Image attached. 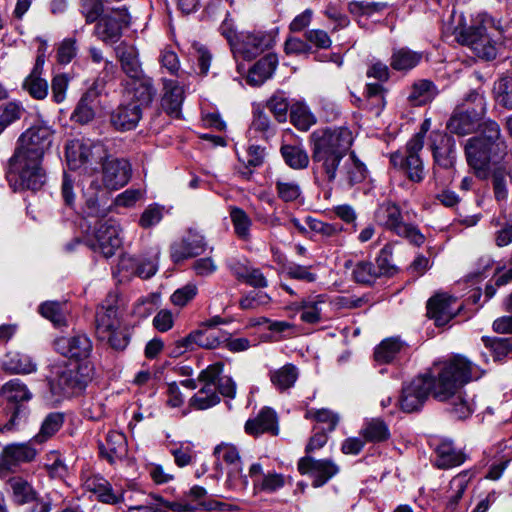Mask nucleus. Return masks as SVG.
Instances as JSON below:
<instances>
[{
    "label": "nucleus",
    "mask_w": 512,
    "mask_h": 512,
    "mask_svg": "<svg viewBox=\"0 0 512 512\" xmlns=\"http://www.w3.org/2000/svg\"><path fill=\"white\" fill-rule=\"evenodd\" d=\"M309 138L314 169L327 183H334L339 176L343 185L352 187L366 178L365 165L350 152L353 135L348 128L316 129Z\"/></svg>",
    "instance_id": "obj_1"
},
{
    "label": "nucleus",
    "mask_w": 512,
    "mask_h": 512,
    "mask_svg": "<svg viewBox=\"0 0 512 512\" xmlns=\"http://www.w3.org/2000/svg\"><path fill=\"white\" fill-rule=\"evenodd\" d=\"M51 142L52 132L45 126H33L20 135L6 170V179L14 191H38L45 185L42 161Z\"/></svg>",
    "instance_id": "obj_2"
},
{
    "label": "nucleus",
    "mask_w": 512,
    "mask_h": 512,
    "mask_svg": "<svg viewBox=\"0 0 512 512\" xmlns=\"http://www.w3.org/2000/svg\"><path fill=\"white\" fill-rule=\"evenodd\" d=\"M477 365L462 355H454L438 368V383L434 398L449 401L450 411L457 419H466L474 411L473 401L459 389L472 380L481 377Z\"/></svg>",
    "instance_id": "obj_3"
},
{
    "label": "nucleus",
    "mask_w": 512,
    "mask_h": 512,
    "mask_svg": "<svg viewBox=\"0 0 512 512\" xmlns=\"http://www.w3.org/2000/svg\"><path fill=\"white\" fill-rule=\"evenodd\" d=\"M502 36L499 23L487 14L479 15L474 24L460 34L462 44L470 47L474 53L485 60L495 59L497 45Z\"/></svg>",
    "instance_id": "obj_4"
},
{
    "label": "nucleus",
    "mask_w": 512,
    "mask_h": 512,
    "mask_svg": "<svg viewBox=\"0 0 512 512\" xmlns=\"http://www.w3.org/2000/svg\"><path fill=\"white\" fill-rule=\"evenodd\" d=\"M494 146L492 147L478 138H469L465 142L464 154L467 165L475 177L480 180H487L491 168L512 154L509 151H502L498 145Z\"/></svg>",
    "instance_id": "obj_5"
},
{
    "label": "nucleus",
    "mask_w": 512,
    "mask_h": 512,
    "mask_svg": "<svg viewBox=\"0 0 512 512\" xmlns=\"http://www.w3.org/2000/svg\"><path fill=\"white\" fill-rule=\"evenodd\" d=\"M92 379V368L88 364L73 367H57L49 380L50 391L57 397H72L80 394Z\"/></svg>",
    "instance_id": "obj_6"
},
{
    "label": "nucleus",
    "mask_w": 512,
    "mask_h": 512,
    "mask_svg": "<svg viewBox=\"0 0 512 512\" xmlns=\"http://www.w3.org/2000/svg\"><path fill=\"white\" fill-rule=\"evenodd\" d=\"M377 222L387 230L407 239L415 246H421L425 236L413 224L403 222L400 207L393 202L382 203L375 213Z\"/></svg>",
    "instance_id": "obj_7"
},
{
    "label": "nucleus",
    "mask_w": 512,
    "mask_h": 512,
    "mask_svg": "<svg viewBox=\"0 0 512 512\" xmlns=\"http://www.w3.org/2000/svg\"><path fill=\"white\" fill-rule=\"evenodd\" d=\"M437 383L438 372L418 376L403 385L398 401L401 410L407 413L418 411L430 394L434 397Z\"/></svg>",
    "instance_id": "obj_8"
},
{
    "label": "nucleus",
    "mask_w": 512,
    "mask_h": 512,
    "mask_svg": "<svg viewBox=\"0 0 512 512\" xmlns=\"http://www.w3.org/2000/svg\"><path fill=\"white\" fill-rule=\"evenodd\" d=\"M423 146L424 132H418L408 141L405 153L398 151L390 156L391 164L402 169L410 181L417 183L424 179V165L419 156Z\"/></svg>",
    "instance_id": "obj_9"
},
{
    "label": "nucleus",
    "mask_w": 512,
    "mask_h": 512,
    "mask_svg": "<svg viewBox=\"0 0 512 512\" xmlns=\"http://www.w3.org/2000/svg\"><path fill=\"white\" fill-rule=\"evenodd\" d=\"M130 20L125 6L107 9L96 22L93 34L106 45L115 44L121 39L123 30L130 25Z\"/></svg>",
    "instance_id": "obj_10"
},
{
    "label": "nucleus",
    "mask_w": 512,
    "mask_h": 512,
    "mask_svg": "<svg viewBox=\"0 0 512 512\" xmlns=\"http://www.w3.org/2000/svg\"><path fill=\"white\" fill-rule=\"evenodd\" d=\"M120 228L113 219H99L95 223L93 239L88 241L89 247L100 252L105 258L112 257L121 247Z\"/></svg>",
    "instance_id": "obj_11"
},
{
    "label": "nucleus",
    "mask_w": 512,
    "mask_h": 512,
    "mask_svg": "<svg viewBox=\"0 0 512 512\" xmlns=\"http://www.w3.org/2000/svg\"><path fill=\"white\" fill-rule=\"evenodd\" d=\"M297 469L300 474L313 478L312 486L314 488L324 486L340 471L339 466L332 459H315L309 455L299 459Z\"/></svg>",
    "instance_id": "obj_12"
},
{
    "label": "nucleus",
    "mask_w": 512,
    "mask_h": 512,
    "mask_svg": "<svg viewBox=\"0 0 512 512\" xmlns=\"http://www.w3.org/2000/svg\"><path fill=\"white\" fill-rule=\"evenodd\" d=\"M54 349L62 356L81 361L89 358L93 350V344L87 334L76 332L72 335L55 339Z\"/></svg>",
    "instance_id": "obj_13"
},
{
    "label": "nucleus",
    "mask_w": 512,
    "mask_h": 512,
    "mask_svg": "<svg viewBox=\"0 0 512 512\" xmlns=\"http://www.w3.org/2000/svg\"><path fill=\"white\" fill-rule=\"evenodd\" d=\"M457 298L447 293H437L427 302V316L436 326H445L458 315L462 306L455 307Z\"/></svg>",
    "instance_id": "obj_14"
},
{
    "label": "nucleus",
    "mask_w": 512,
    "mask_h": 512,
    "mask_svg": "<svg viewBox=\"0 0 512 512\" xmlns=\"http://www.w3.org/2000/svg\"><path fill=\"white\" fill-rule=\"evenodd\" d=\"M131 178V165L126 159L108 156L102 163V184L108 190H118Z\"/></svg>",
    "instance_id": "obj_15"
},
{
    "label": "nucleus",
    "mask_w": 512,
    "mask_h": 512,
    "mask_svg": "<svg viewBox=\"0 0 512 512\" xmlns=\"http://www.w3.org/2000/svg\"><path fill=\"white\" fill-rule=\"evenodd\" d=\"M206 247L207 243L204 237L197 232L189 230L184 237L171 244L170 257L172 261L177 264L188 258L203 254Z\"/></svg>",
    "instance_id": "obj_16"
},
{
    "label": "nucleus",
    "mask_w": 512,
    "mask_h": 512,
    "mask_svg": "<svg viewBox=\"0 0 512 512\" xmlns=\"http://www.w3.org/2000/svg\"><path fill=\"white\" fill-rule=\"evenodd\" d=\"M116 302V296L110 294L96 310L95 333L98 339L108 338L111 331L122 324L115 306Z\"/></svg>",
    "instance_id": "obj_17"
},
{
    "label": "nucleus",
    "mask_w": 512,
    "mask_h": 512,
    "mask_svg": "<svg viewBox=\"0 0 512 512\" xmlns=\"http://www.w3.org/2000/svg\"><path fill=\"white\" fill-rule=\"evenodd\" d=\"M105 83L103 80L96 79L91 87L81 96L77 103L71 119L80 124H87L95 117V107L97 99L103 91Z\"/></svg>",
    "instance_id": "obj_18"
},
{
    "label": "nucleus",
    "mask_w": 512,
    "mask_h": 512,
    "mask_svg": "<svg viewBox=\"0 0 512 512\" xmlns=\"http://www.w3.org/2000/svg\"><path fill=\"white\" fill-rule=\"evenodd\" d=\"M272 45L273 39L269 34L264 32L242 33L233 50L244 59L252 60Z\"/></svg>",
    "instance_id": "obj_19"
},
{
    "label": "nucleus",
    "mask_w": 512,
    "mask_h": 512,
    "mask_svg": "<svg viewBox=\"0 0 512 512\" xmlns=\"http://www.w3.org/2000/svg\"><path fill=\"white\" fill-rule=\"evenodd\" d=\"M434 162L444 169L452 168L456 161V143L452 136L441 132L431 134Z\"/></svg>",
    "instance_id": "obj_20"
},
{
    "label": "nucleus",
    "mask_w": 512,
    "mask_h": 512,
    "mask_svg": "<svg viewBox=\"0 0 512 512\" xmlns=\"http://www.w3.org/2000/svg\"><path fill=\"white\" fill-rule=\"evenodd\" d=\"M244 430L248 435L254 437L265 433L272 436L278 435L279 425L277 413L270 407L261 408L255 417L249 418L246 421Z\"/></svg>",
    "instance_id": "obj_21"
},
{
    "label": "nucleus",
    "mask_w": 512,
    "mask_h": 512,
    "mask_svg": "<svg viewBox=\"0 0 512 512\" xmlns=\"http://www.w3.org/2000/svg\"><path fill=\"white\" fill-rule=\"evenodd\" d=\"M493 194L497 202H504L508 198V186L512 184V154L491 168Z\"/></svg>",
    "instance_id": "obj_22"
},
{
    "label": "nucleus",
    "mask_w": 512,
    "mask_h": 512,
    "mask_svg": "<svg viewBox=\"0 0 512 512\" xmlns=\"http://www.w3.org/2000/svg\"><path fill=\"white\" fill-rule=\"evenodd\" d=\"M125 89L129 102L139 105L141 108H147L156 95V89L153 86L152 79L146 75L127 80Z\"/></svg>",
    "instance_id": "obj_23"
},
{
    "label": "nucleus",
    "mask_w": 512,
    "mask_h": 512,
    "mask_svg": "<svg viewBox=\"0 0 512 512\" xmlns=\"http://www.w3.org/2000/svg\"><path fill=\"white\" fill-rule=\"evenodd\" d=\"M142 116L143 108L128 101L112 112L110 122L119 131H129L136 128Z\"/></svg>",
    "instance_id": "obj_24"
},
{
    "label": "nucleus",
    "mask_w": 512,
    "mask_h": 512,
    "mask_svg": "<svg viewBox=\"0 0 512 512\" xmlns=\"http://www.w3.org/2000/svg\"><path fill=\"white\" fill-rule=\"evenodd\" d=\"M84 488L93 493L99 502L117 505L124 501V491L114 492L108 480L100 475H92L84 481Z\"/></svg>",
    "instance_id": "obj_25"
},
{
    "label": "nucleus",
    "mask_w": 512,
    "mask_h": 512,
    "mask_svg": "<svg viewBox=\"0 0 512 512\" xmlns=\"http://www.w3.org/2000/svg\"><path fill=\"white\" fill-rule=\"evenodd\" d=\"M127 451L126 436L119 431H109L105 443H99L100 455L111 465L122 460L127 455Z\"/></svg>",
    "instance_id": "obj_26"
},
{
    "label": "nucleus",
    "mask_w": 512,
    "mask_h": 512,
    "mask_svg": "<svg viewBox=\"0 0 512 512\" xmlns=\"http://www.w3.org/2000/svg\"><path fill=\"white\" fill-rule=\"evenodd\" d=\"M482 117L483 116L475 115V113L470 112L469 107L457 106L447 122V129L450 133L465 136L475 130L478 121Z\"/></svg>",
    "instance_id": "obj_27"
},
{
    "label": "nucleus",
    "mask_w": 512,
    "mask_h": 512,
    "mask_svg": "<svg viewBox=\"0 0 512 512\" xmlns=\"http://www.w3.org/2000/svg\"><path fill=\"white\" fill-rule=\"evenodd\" d=\"M161 106L171 117L181 118V107L184 101V90L177 81L165 79L163 82Z\"/></svg>",
    "instance_id": "obj_28"
},
{
    "label": "nucleus",
    "mask_w": 512,
    "mask_h": 512,
    "mask_svg": "<svg viewBox=\"0 0 512 512\" xmlns=\"http://www.w3.org/2000/svg\"><path fill=\"white\" fill-rule=\"evenodd\" d=\"M115 53L128 80L145 75L138 58V51L134 46L121 42L115 48Z\"/></svg>",
    "instance_id": "obj_29"
},
{
    "label": "nucleus",
    "mask_w": 512,
    "mask_h": 512,
    "mask_svg": "<svg viewBox=\"0 0 512 512\" xmlns=\"http://www.w3.org/2000/svg\"><path fill=\"white\" fill-rule=\"evenodd\" d=\"M278 65V57L274 53H269L259 59L250 69L246 77L248 84L260 86L274 73Z\"/></svg>",
    "instance_id": "obj_30"
},
{
    "label": "nucleus",
    "mask_w": 512,
    "mask_h": 512,
    "mask_svg": "<svg viewBox=\"0 0 512 512\" xmlns=\"http://www.w3.org/2000/svg\"><path fill=\"white\" fill-rule=\"evenodd\" d=\"M7 485L11 490L12 501L17 506L32 503L39 495L32 483L21 476L10 477Z\"/></svg>",
    "instance_id": "obj_31"
},
{
    "label": "nucleus",
    "mask_w": 512,
    "mask_h": 512,
    "mask_svg": "<svg viewBox=\"0 0 512 512\" xmlns=\"http://www.w3.org/2000/svg\"><path fill=\"white\" fill-rule=\"evenodd\" d=\"M435 466L440 469H449L463 464L465 453L457 449L451 441H442L435 449Z\"/></svg>",
    "instance_id": "obj_32"
},
{
    "label": "nucleus",
    "mask_w": 512,
    "mask_h": 512,
    "mask_svg": "<svg viewBox=\"0 0 512 512\" xmlns=\"http://www.w3.org/2000/svg\"><path fill=\"white\" fill-rule=\"evenodd\" d=\"M354 103L362 109L379 115L386 104L385 89L381 84L369 83L366 85L364 98L356 97Z\"/></svg>",
    "instance_id": "obj_33"
},
{
    "label": "nucleus",
    "mask_w": 512,
    "mask_h": 512,
    "mask_svg": "<svg viewBox=\"0 0 512 512\" xmlns=\"http://www.w3.org/2000/svg\"><path fill=\"white\" fill-rule=\"evenodd\" d=\"M2 369L10 374H30L36 371L37 365L28 354L10 351L3 359Z\"/></svg>",
    "instance_id": "obj_34"
},
{
    "label": "nucleus",
    "mask_w": 512,
    "mask_h": 512,
    "mask_svg": "<svg viewBox=\"0 0 512 512\" xmlns=\"http://www.w3.org/2000/svg\"><path fill=\"white\" fill-rule=\"evenodd\" d=\"M32 438L27 443L11 444L4 448L3 462L7 466H15L19 463L30 462L37 455V450L33 447Z\"/></svg>",
    "instance_id": "obj_35"
},
{
    "label": "nucleus",
    "mask_w": 512,
    "mask_h": 512,
    "mask_svg": "<svg viewBox=\"0 0 512 512\" xmlns=\"http://www.w3.org/2000/svg\"><path fill=\"white\" fill-rule=\"evenodd\" d=\"M326 303L325 295H311L297 305L300 319L307 324H317L322 320V306Z\"/></svg>",
    "instance_id": "obj_36"
},
{
    "label": "nucleus",
    "mask_w": 512,
    "mask_h": 512,
    "mask_svg": "<svg viewBox=\"0 0 512 512\" xmlns=\"http://www.w3.org/2000/svg\"><path fill=\"white\" fill-rule=\"evenodd\" d=\"M65 415L62 412L48 413L40 426L39 432L33 436L32 443L42 445L51 439L63 426Z\"/></svg>",
    "instance_id": "obj_37"
},
{
    "label": "nucleus",
    "mask_w": 512,
    "mask_h": 512,
    "mask_svg": "<svg viewBox=\"0 0 512 512\" xmlns=\"http://www.w3.org/2000/svg\"><path fill=\"white\" fill-rule=\"evenodd\" d=\"M299 377V369L292 363L271 370L269 378L273 386L280 392H284L292 388Z\"/></svg>",
    "instance_id": "obj_38"
},
{
    "label": "nucleus",
    "mask_w": 512,
    "mask_h": 512,
    "mask_svg": "<svg viewBox=\"0 0 512 512\" xmlns=\"http://www.w3.org/2000/svg\"><path fill=\"white\" fill-rule=\"evenodd\" d=\"M360 436L369 443H380L390 438L388 425L380 418H371L364 422Z\"/></svg>",
    "instance_id": "obj_39"
},
{
    "label": "nucleus",
    "mask_w": 512,
    "mask_h": 512,
    "mask_svg": "<svg viewBox=\"0 0 512 512\" xmlns=\"http://www.w3.org/2000/svg\"><path fill=\"white\" fill-rule=\"evenodd\" d=\"M422 60V53L407 47L394 49L390 59V66L400 72L415 68Z\"/></svg>",
    "instance_id": "obj_40"
},
{
    "label": "nucleus",
    "mask_w": 512,
    "mask_h": 512,
    "mask_svg": "<svg viewBox=\"0 0 512 512\" xmlns=\"http://www.w3.org/2000/svg\"><path fill=\"white\" fill-rule=\"evenodd\" d=\"M404 348V342L399 337L386 338L375 347L374 359L379 364L391 363Z\"/></svg>",
    "instance_id": "obj_41"
},
{
    "label": "nucleus",
    "mask_w": 512,
    "mask_h": 512,
    "mask_svg": "<svg viewBox=\"0 0 512 512\" xmlns=\"http://www.w3.org/2000/svg\"><path fill=\"white\" fill-rule=\"evenodd\" d=\"M0 396L5 398L10 405L28 402L32 398L31 392L19 379L6 382L0 389Z\"/></svg>",
    "instance_id": "obj_42"
},
{
    "label": "nucleus",
    "mask_w": 512,
    "mask_h": 512,
    "mask_svg": "<svg viewBox=\"0 0 512 512\" xmlns=\"http://www.w3.org/2000/svg\"><path fill=\"white\" fill-rule=\"evenodd\" d=\"M285 163L294 170L306 169L310 158L307 151L300 145L284 144L280 148Z\"/></svg>",
    "instance_id": "obj_43"
},
{
    "label": "nucleus",
    "mask_w": 512,
    "mask_h": 512,
    "mask_svg": "<svg viewBox=\"0 0 512 512\" xmlns=\"http://www.w3.org/2000/svg\"><path fill=\"white\" fill-rule=\"evenodd\" d=\"M479 135L473 136L472 138L481 139L482 142L495 147L494 145H498L502 151H509L508 146L501 136L500 126L498 123L492 120L484 121L479 125Z\"/></svg>",
    "instance_id": "obj_44"
},
{
    "label": "nucleus",
    "mask_w": 512,
    "mask_h": 512,
    "mask_svg": "<svg viewBox=\"0 0 512 512\" xmlns=\"http://www.w3.org/2000/svg\"><path fill=\"white\" fill-rule=\"evenodd\" d=\"M67 312L66 302L46 301L39 306V313L56 327L67 325Z\"/></svg>",
    "instance_id": "obj_45"
},
{
    "label": "nucleus",
    "mask_w": 512,
    "mask_h": 512,
    "mask_svg": "<svg viewBox=\"0 0 512 512\" xmlns=\"http://www.w3.org/2000/svg\"><path fill=\"white\" fill-rule=\"evenodd\" d=\"M435 96V86L429 80L415 82L408 96L409 102L414 106H421L430 102Z\"/></svg>",
    "instance_id": "obj_46"
},
{
    "label": "nucleus",
    "mask_w": 512,
    "mask_h": 512,
    "mask_svg": "<svg viewBox=\"0 0 512 512\" xmlns=\"http://www.w3.org/2000/svg\"><path fill=\"white\" fill-rule=\"evenodd\" d=\"M30 413L25 403L9 405L7 407L8 420L0 427L1 432L16 431L22 423H25Z\"/></svg>",
    "instance_id": "obj_47"
},
{
    "label": "nucleus",
    "mask_w": 512,
    "mask_h": 512,
    "mask_svg": "<svg viewBox=\"0 0 512 512\" xmlns=\"http://www.w3.org/2000/svg\"><path fill=\"white\" fill-rule=\"evenodd\" d=\"M66 158L71 169L87 165L86 140H72L67 143Z\"/></svg>",
    "instance_id": "obj_48"
},
{
    "label": "nucleus",
    "mask_w": 512,
    "mask_h": 512,
    "mask_svg": "<svg viewBox=\"0 0 512 512\" xmlns=\"http://www.w3.org/2000/svg\"><path fill=\"white\" fill-rule=\"evenodd\" d=\"M482 341L486 348L489 349L495 361H501L505 357L512 355V337H482Z\"/></svg>",
    "instance_id": "obj_49"
},
{
    "label": "nucleus",
    "mask_w": 512,
    "mask_h": 512,
    "mask_svg": "<svg viewBox=\"0 0 512 512\" xmlns=\"http://www.w3.org/2000/svg\"><path fill=\"white\" fill-rule=\"evenodd\" d=\"M230 218L234 232L238 238L248 240L250 237V227L252 222L247 213L239 207H232L230 210Z\"/></svg>",
    "instance_id": "obj_50"
},
{
    "label": "nucleus",
    "mask_w": 512,
    "mask_h": 512,
    "mask_svg": "<svg viewBox=\"0 0 512 512\" xmlns=\"http://www.w3.org/2000/svg\"><path fill=\"white\" fill-rule=\"evenodd\" d=\"M106 11L103 0H79V12L86 24L96 23Z\"/></svg>",
    "instance_id": "obj_51"
},
{
    "label": "nucleus",
    "mask_w": 512,
    "mask_h": 512,
    "mask_svg": "<svg viewBox=\"0 0 512 512\" xmlns=\"http://www.w3.org/2000/svg\"><path fill=\"white\" fill-rule=\"evenodd\" d=\"M352 275L357 283L365 285H372L381 277L377 272L375 264L370 261H359L356 263Z\"/></svg>",
    "instance_id": "obj_52"
},
{
    "label": "nucleus",
    "mask_w": 512,
    "mask_h": 512,
    "mask_svg": "<svg viewBox=\"0 0 512 512\" xmlns=\"http://www.w3.org/2000/svg\"><path fill=\"white\" fill-rule=\"evenodd\" d=\"M275 190L278 198L283 202H295L302 194L300 185L295 181L278 178L275 181Z\"/></svg>",
    "instance_id": "obj_53"
},
{
    "label": "nucleus",
    "mask_w": 512,
    "mask_h": 512,
    "mask_svg": "<svg viewBox=\"0 0 512 512\" xmlns=\"http://www.w3.org/2000/svg\"><path fill=\"white\" fill-rule=\"evenodd\" d=\"M23 88L36 100H43L47 97L49 86L47 81L39 75L29 74L24 82Z\"/></svg>",
    "instance_id": "obj_54"
},
{
    "label": "nucleus",
    "mask_w": 512,
    "mask_h": 512,
    "mask_svg": "<svg viewBox=\"0 0 512 512\" xmlns=\"http://www.w3.org/2000/svg\"><path fill=\"white\" fill-rule=\"evenodd\" d=\"M393 245L386 244L376 258V269L380 276H393L397 273V267L392 263Z\"/></svg>",
    "instance_id": "obj_55"
},
{
    "label": "nucleus",
    "mask_w": 512,
    "mask_h": 512,
    "mask_svg": "<svg viewBox=\"0 0 512 512\" xmlns=\"http://www.w3.org/2000/svg\"><path fill=\"white\" fill-rule=\"evenodd\" d=\"M290 119L293 125L302 131H307L316 123L313 114L304 106L292 107L290 111Z\"/></svg>",
    "instance_id": "obj_56"
},
{
    "label": "nucleus",
    "mask_w": 512,
    "mask_h": 512,
    "mask_svg": "<svg viewBox=\"0 0 512 512\" xmlns=\"http://www.w3.org/2000/svg\"><path fill=\"white\" fill-rule=\"evenodd\" d=\"M306 419H312L319 423L327 424V431H333L339 423L338 414L334 413L329 409H309L305 413Z\"/></svg>",
    "instance_id": "obj_57"
},
{
    "label": "nucleus",
    "mask_w": 512,
    "mask_h": 512,
    "mask_svg": "<svg viewBox=\"0 0 512 512\" xmlns=\"http://www.w3.org/2000/svg\"><path fill=\"white\" fill-rule=\"evenodd\" d=\"M387 7L383 2L352 1L348 4V10L355 16H370Z\"/></svg>",
    "instance_id": "obj_58"
},
{
    "label": "nucleus",
    "mask_w": 512,
    "mask_h": 512,
    "mask_svg": "<svg viewBox=\"0 0 512 512\" xmlns=\"http://www.w3.org/2000/svg\"><path fill=\"white\" fill-rule=\"evenodd\" d=\"M102 342H107L114 350H124L130 341V331L125 325H119L108 338L99 339Z\"/></svg>",
    "instance_id": "obj_59"
},
{
    "label": "nucleus",
    "mask_w": 512,
    "mask_h": 512,
    "mask_svg": "<svg viewBox=\"0 0 512 512\" xmlns=\"http://www.w3.org/2000/svg\"><path fill=\"white\" fill-rule=\"evenodd\" d=\"M214 455L217 460H221L228 465L240 463L241 457L239 450L233 444L221 443L214 448Z\"/></svg>",
    "instance_id": "obj_60"
},
{
    "label": "nucleus",
    "mask_w": 512,
    "mask_h": 512,
    "mask_svg": "<svg viewBox=\"0 0 512 512\" xmlns=\"http://www.w3.org/2000/svg\"><path fill=\"white\" fill-rule=\"evenodd\" d=\"M284 484V476L278 473H268L263 475L261 479L254 480V488L266 492H275L282 488Z\"/></svg>",
    "instance_id": "obj_61"
},
{
    "label": "nucleus",
    "mask_w": 512,
    "mask_h": 512,
    "mask_svg": "<svg viewBox=\"0 0 512 512\" xmlns=\"http://www.w3.org/2000/svg\"><path fill=\"white\" fill-rule=\"evenodd\" d=\"M70 82V78L67 74H57L52 78L51 81V90H52V100L60 104L66 98V91L68 89Z\"/></svg>",
    "instance_id": "obj_62"
},
{
    "label": "nucleus",
    "mask_w": 512,
    "mask_h": 512,
    "mask_svg": "<svg viewBox=\"0 0 512 512\" xmlns=\"http://www.w3.org/2000/svg\"><path fill=\"white\" fill-rule=\"evenodd\" d=\"M170 453L174 457L175 464L180 467L191 465L196 458V453L190 445L180 444L178 447L172 448Z\"/></svg>",
    "instance_id": "obj_63"
},
{
    "label": "nucleus",
    "mask_w": 512,
    "mask_h": 512,
    "mask_svg": "<svg viewBox=\"0 0 512 512\" xmlns=\"http://www.w3.org/2000/svg\"><path fill=\"white\" fill-rule=\"evenodd\" d=\"M24 112L21 105L15 102H8L0 107V123L6 128L13 122L19 120Z\"/></svg>",
    "instance_id": "obj_64"
}]
</instances>
